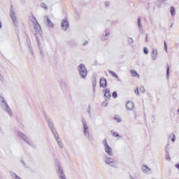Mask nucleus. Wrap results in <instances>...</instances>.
Listing matches in <instances>:
<instances>
[{"instance_id": "obj_5", "label": "nucleus", "mask_w": 179, "mask_h": 179, "mask_svg": "<svg viewBox=\"0 0 179 179\" xmlns=\"http://www.w3.org/2000/svg\"><path fill=\"white\" fill-rule=\"evenodd\" d=\"M82 122L84 128L83 131H84L85 136L87 138H90V133L89 132V126L87 125V122H86V120L83 119Z\"/></svg>"}, {"instance_id": "obj_24", "label": "nucleus", "mask_w": 179, "mask_h": 179, "mask_svg": "<svg viewBox=\"0 0 179 179\" xmlns=\"http://www.w3.org/2000/svg\"><path fill=\"white\" fill-rule=\"evenodd\" d=\"M109 73H111V75L113 76V78H118V76L114 71H109Z\"/></svg>"}, {"instance_id": "obj_12", "label": "nucleus", "mask_w": 179, "mask_h": 179, "mask_svg": "<svg viewBox=\"0 0 179 179\" xmlns=\"http://www.w3.org/2000/svg\"><path fill=\"white\" fill-rule=\"evenodd\" d=\"M18 136H20V138H22V139H23V141H24V142L28 143V145H31V141H30V140H29V138H27V136H26L20 132H18Z\"/></svg>"}, {"instance_id": "obj_15", "label": "nucleus", "mask_w": 179, "mask_h": 179, "mask_svg": "<svg viewBox=\"0 0 179 179\" xmlns=\"http://www.w3.org/2000/svg\"><path fill=\"white\" fill-rule=\"evenodd\" d=\"M135 106V105L134 104V102L129 101L127 103H126V108H127V110H134V107Z\"/></svg>"}, {"instance_id": "obj_4", "label": "nucleus", "mask_w": 179, "mask_h": 179, "mask_svg": "<svg viewBox=\"0 0 179 179\" xmlns=\"http://www.w3.org/2000/svg\"><path fill=\"white\" fill-rule=\"evenodd\" d=\"M78 71L80 76L83 78H86V76H87V69H86L85 64H80L78 66Z\"/></svg>"}, {"instance_id": "obj_6", "label": "nucleus", "mask_w": 179, "mask_h": 179, "mask_svg": "<svg viewBox=\"0 0 179 179\" xmlns=\"http://www.w3.org/2000/svg\"><path fill=\"white\" fill-rule=\"evenodd\" d=\"M10 16L13 20V24H17V18L16 17V13L15 12V8H13V6H10Z\"/></svg>"}, {"instance_id": "obj_28", "label": "nucleus", "mask_w": 179, "mask_h": 179, "mask_svg": "<svg viewBox=\"0 0 179 179\" xmlns=\"http://www.w3.org/2000/svg\"><path fill=\"white\" fill-rule=\"evenodd\" d=\"M139 90H140V92H141V93H145V87H141L140 88H139Z\"/></svg>"}, {"instance_id": "obj_32", "label": "nucleus", "mask_w": 179, "mask_h": 179, "mask_svg": "<svg viewBox=\"0 0 179 179\" xmlns=\"http://www.w3.org/2000/svg\"><path fill=\"white\" fill-rule=\"evenodd\" d=\"M128 41H129V44H132V43H134V40L131 38H129L128 39Z\"/></svg>"}, {"instance_id": "obj_13", "label": "nucleus", "mask_w": 179, "mask_h": 179, "mask_svg": "<svg viewBox=\"0 0 179 179\" xmlns=\"http://www.w3.org/2000/svg\"><path fill=\"white\" fill-rule=\"evenodd\" d=\"M141 170L145 173V174H149L152 173V169L146 165H143L141 168Z\"/></svg>"}, {"instance_id": "obj_26", "label": "nucleus", "mask_w": 179, "mask_h": 179, "mask_svg": "<svg viewBox=\"0 0 179 179\" xmlns=\"http://www.w3.org/2000/svg\"><path fill=\"white\" fill-rule=\"evenodd\" d=\"M143 51H144V54H145V55H148V54H149V50L148 49V48H144Z\"/></svg>"}, {"instance_id": "obj_11", "label": "nucleus", "mask_w": 179, "mask_h": 179, "mask_svg": "<svg viewBox=\"0 0 179 179\" xmlns=\"http://www.w3.org/2000/svg\"><path fill=\"white\" fill-rule=\"evenodd\" d=\"M58 166V170H57V174L60 179H66L65 177V174H64V172L62 171V169H61V166H59V164H57Z\"/></svg>"}, {"instance_id": "obj_37", "label": "nucleus", "mask_w": 179, "mask_h": 179, "mask_svg": "<svg viewBox=\"0 0 179 179\" xmlns=\"http://www.w3.org/2000/svg\"><path fill=\"white\" fill-rule=\"evenodd\" d=\"M106 6H108V5H110V2H108V1L106 2Z\"/></svg>"}, {"instance_id": "obj_38", "label": "nucleus", "mask_w": 179, "mask_h": 179, "mask_svg": "<svg viewBox=\"0 0 179 179\" xmlns=\"http://www.w3.org/2000/svg\"><path fill=\"white\" fill-rule=\"evenodd\" d=\"M107 36H110V33H107L105 34V37H107Z\"/></svg>"}, {"instance_id": "obj_30", "label": "nucleus", "mask_w": 179, "mask_h": 179, "mask_svg": "<svg viewBox=\"0 0 179 179\" xmlns=\"http://www.w3.org/2000/svg\"><path fill=\"white\" fill-rule=\"evenodd\" d=\"M114 120L115 121H116V122H121V120L120 119V117H115Z\"/></svg>"}, {"instance_id": "obj_2", "label": "nucleus", "mask_w": 179, "mask_h": 179, "mask_svg": "<svg viewBox=\"0 0 179 179\" xmlns=\"http://www.w3.org/2000/svg\"><path fill=\"white\" fill-rule=\"evenodd\" d=\"M32 33L36 36V37H38V36H41V27H40V24L37 22V20L34 18L33 22V29H32Z\"/></svg>"}, {"instance_id": "obj_19", "label": "nucleus", "mask_w": 179, "mask_h": 179, "mask_svg": "<svg viewBox=\"0 0 179 179\" xmlns=\"http://www.w3.org/2000/svg\"><path fill=\"white\" fill-rule=\"evenodd\" d=\"M96 85H97V80H96V78H94L92 80V86L94 87V90H95Z\"/></svg>"}, {"instance_id": "obj_39", "label": "nucleus", "mask_w": 179, "mask_h": 179, "mask_svg": "<svg viewBox=\"0 0 179 179\" xmlns=\"http://www.w3.org/2000/svg\"><path fill=\"white\" fill-rule=\"evenodd\" d=\"M166 160H170V157L167 156V157H166Z\"/></svg>"}, {"instance_id": "obj_20", "label": "nucleus", "mask_w": 179, "mask_h": 179, "mask_svg": "<svg viewBox=\"0 0 179 179\" xmlns=\"http://www.w3.org/2000/svg\"><path fill=\"white\" fill-rule=\"evenodd\" d=\"M171 13L172 16L176 15V8L174 7H171Z\"/></svg>"}, {"instance_id": "obj_16", "label": "nucleus", "mask_w": 179, "mask_h": 179, "mask_svg": "<svg viewBox=\"0 0 179 179\" xmlns=\"http://www.w3.org/2000/svg\"><path fill=\"white\" fill-rule=\"evenodd\" d=\"M157 57V50L153 49L151 55V58L152 61H156Z\"/></svg>"}, {"instance_id": "obj_36", "label": "nucleus", "mask_w": 179, "mask_h": 179, "mask_svg": "<svg viewBox=\"0 0 179 179\" xmlns=\"http://www.w3.org/2000/svg\"><path fill=\"white\" fill-rule=\"evenodd\" d=\"M91 108L90 106H88L87 113H90Z\"/></svg>"}, {"instance_id": "obj_34", "label": "nucleus", "mask_w": 179, "mask_h": 179, "mask_svg": "<svg viewBox=\"0 0 179 179\" xmlns=\"http://www.w3.org/2000/svg\"><path fill=\"white\" fill-rule=\"evenodd\" d=\"M134 92L137 96H139V90L138 88Z\"/></svg>"}, {"instance_id": "obj_23", "label": "nucleus", "mask_w": 179, "mask_h": 179, "mask_svg": "<svg viewBox=\"0 0 179 179\" xmlns=\"http://www.w3.org/2000/svg\"><path fill=\"white\" fill-rule=\"evenodd\" d=\"M11 176L14 179H21L19 176H17V175L13 173H11Z\"/></svg>"}, {"instance_id": "obj_3", "label": "nucleus", "mask_w": 179, "mask_h": 179, "mask_svg": "<svg viewBox=\"0 0 179 179\" xmlns=\"http://www.w3.org/2000/svg\"><path fill=\"white\" fill-rule=\"evenodd\" d=\"M103 145L104 146V150L106 153H107L109 156H113V148L108 145V143H107V139H104L103 141Z\"/></svg>"}, {"instance_id": "obj_10", "label": "nucleus", "mask_w": 179, "mask_h": 179, "mask_svg": "<svg viewBox=\"0 0 179 179\" xmlns=\"http://www.w3.org/2000/svg\"><path fill=\"white\" fill-rule=\"evenodd\" d=\"M68 27H69V22H68V20L65 18L62 22V29L64 31H66V30H68Z\"/></svg>"}, {"instance_id": "obj_31", "label": "nucleus", "mask_w": 179, "mask_h": 179, "mask_svg": "<svg viewBox=\"0 0 179 179\" xmlns=\"http://www.w3.org/2000/svg\"><path fill=\"white\" fill-rule=\"evenodd\" d=\"M113 136H116V137H120V138H121V136H120V135L118 134V133L117 132H113Z\"/></svg>"}, {"instance_id": "obj_9", "label": "nucleus", "mask_w": 179, "mask_h": 179, "mask_svg": "<svg viewBox=\"0 0 179 179\" xmlns=\"http://www.w3.org/2000/svg\"><path fill=\"white\" fill-rule=\"evenodd\" d=\"M1 106L4 110L8 113L9 115H12V110H10V108L8 106V103L5 101V100L3 99Z\"/></svg>"}, {"instance_id": "obj_17", "label": "nucleus", "mask_w": 179, "mask_h": 179, "mask_svg": "<svg viewBox=\"0 0 179 179\" xmlns=\"http://www.w3.org/2000/svg\"><path fill=\"white\" fill-rule=\"evenodd\" d=\"M104 96H105V97H107V99H110V97H111V94L110 93V90L107 89L105 90Z\"/></svg>"}, {"instance_id": "obj_42", "label": "nucleus", "mask_w": 179, "mask_h": 179, "mask_svg": "<svg viewBox=\"0 0 179 179\" xmlns=\"http://www.w3.org/2000/svg\"><path fill=\"white\" fill-rule=\"evenodd\" d=\"M162 2H164V1H166V0H160Z\"/></svg>"}, {"instance_id": "obj_7", "label": "nucleus", "mask_w": 179, "mask_h": 179, "mask_svg": "<svg viewBox=\"0 0 179 179\" xmlns=\"http://www.w3.org/2000/svg\"><path fill=\"white\" fill-rule=\"evenodd\" d=\"M105 163L106 164H108V166H110L111 167H117V162L114 159L110 157H106L105 159Z\"/></svg>"}, {"instance_id": "obj_27", "label": "nucleus", "mask_w": 179, "mask_h": 179, "mask_svg": "<svg viewBox=\"0 0 179 179\" xmlns=\"http://www.w3.org/2000/svg\"><path fill=\"white\" fill-rule=\"evenodd\" d=\"M169 75H170V66H168L166 70V78H169Z\"/></svg>"}, {"instance_id": "obj_35", "label": "nucleus", "mask_w": 179, "mask_h": 179, "mask_svg": "<svg viewBox=\"0 0 179 179\" xmlns=\"http://www.w3.org/2000/svg\"><path fill=\"white\" fill-rule=\"evenodd\" d=\"M89 44V41H86L83 43V45H87Z\"/></svg>"}, {"instance_id": "obj_8", "label": "nucleus", "mask_w": 179, "mask_h": 179, "mask_svg": "<svg viewBox=\"0 0 179 179\" xmlns=\"http://www.w3.org/2000/svg\"><path fill=\"white\" fill-rule=\"evenodd\" d=\"M43 20L45 23H46L47 26L50 29H54V24L51 22V20L48 17V16L45 15L43 17Z\"/></svg>"}, {"instance_id": "obj_41", "label": "nucleus", "mask_w": 179, "mask_h": 179, "mask_svg": "<svg viewBox=\"0 0 179 179\" xmlns=\"http://www.w3.org/2000/svg\"><path fill=\"white\" fill-rule=\"evenodd\" d=\"M2 79V76L0 74V80Z\"/></svg>"}, {"instance_id": "obj_21", "label": "nucleus", "mask_w": 179, "mask_h": 179, "mask_svg": "<svg viewBox=\"0 0 179 179\" xmlns=\"http://www.w3.org/2000/svg\"><path fill=\"white\" fill-rule=\"evenodd\" d=\"M41 6L43 8V9H45V10H48V6H47L45 3H42Z\"/></svg>"}, {"instance_id": "obj_18", "label": "nucleus", "mask_w": 179, "mask_h": 179, "mask_svg": "<svg viewBox=\"0 0 179 179\" xmlns=\"http://www.w3.org/2000/svg\"><path fill=\"white\" fill-rule=\"evenodd\" d=\"M131 76H134L135 78H139V74H138V73L135 70H131Z\"/></svg>"}, {"instance_id": "obj_33", "label": "nucleus", "mask_w": 179, "mask_h": 179, "mask_svg": "<svg viewBox=\"0 0 179 179\" xmlns=\"http://www.w3.org/2000/svg\"><path fill=\"white\" fill-rule=\"evenodd\" d=\"M164 50L167 52V43H166V41H164Z\"/></svg>"}, {"instance_id": "obj_22", "label": "nucleus", "mask_w": 179, "mask_h": 179, "mask_svg": "<svg viewBox=\"0 0 179 179\" xmlns=\"http://www.w3.org/2000/svg\"><path fill=\"white\" fill-rule=\"evenodd\" d=\"M138 26L140 30H141L142 29V23H141V18L138 19Z\"/></svg>"}, {"instance_id": "obj_14", "label": "nucleus", "mask_w": 179, "mask_h": 179, "mask_svg": "<svg viewBox=\"0 0 179 179\" xmlns=\"http://www.w3.org/2000/svg\"><path fill=\"white\" fill-rule=\"evenodd\" d=\"M101 87H107V80L104 78H101L99 81Z\"/></svg>"}, {"instance_id": "obj_1", "label": "nucleus", "mask_w": 179, "mask_h": 179, "mask_svg": "<svg viewBox=\"0 0 179 179\" xmlns=\"http://www.w3.org/2000/svg\"><path fill=\"white\" fill-rule=\"evenodd\" d=\"M46 121L48 123V126L57 142L58 146L60 148V149H64V143H62V141L59 139L58 132H57V129H55V128L54 127V123H52V122H51V120H50V118L48 117L46 118Z\"/></svg>"}, {"instance_id": "obj_25", "label": "nucleus", "mask_w": 179, "mask_h": 179, "mask_svg": "<svg viewBox=\"0 0 179 179\" xmlns=\"http://www.w3.org/2000/svg\"><path fill=\"white\" fill-rule=\"evenodd\" d=\"M170 138H172L171 141L172 142H176V135L175 134H171Z\"/></svg>"}, {"instance_id": "obj_29", "label": "nucleus", "mask_w": 179, "mask_h": 179, "mask_svg": "<svg viewBox=\"0 0 179 179\" xmlns=\"http://www.w3.org/2000/svg\"><path fill=\"white\" fill-rule=\"evenodd\" d=\"M112 96H113V99H117V94L115 92H113Z\"/></svg>"}, {"instance_id": "obj_40", "label": "nucleus", "mask_w": 179, "mask_h": 179, "mask_svg": "<svg viewBox=\"0 0 179 179\" xmlns=\"http://www.w3.org/2000/svg\"><path fill=\"white\" fill-rule=\"evenodd\" d=\"M176 169H179V164H176Z\"/></svg>"}]
</instances>
